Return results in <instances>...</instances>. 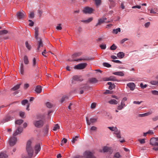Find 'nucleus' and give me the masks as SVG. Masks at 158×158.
I'll return each mask as SVG.
<instances>
[{
	"label": "nucleus",
	"mask_w": 158,
	"mask_h": 158,
	"mask_svg": "<svg viewBox=\"0 0 158 158\" xmlns=\"http://www.w3.org/2000/svg\"><path fill=\"white\" fill-rule=\"evenodd\" d=\"M32 142L30 140L27 141L26 146V150L28 156H24L23 158H31L33 155V150Z\"/></svg>",
	"instance_id": "obj_1"
},
{
	"label": "nucleus",
	"mask_w": 158,
	"mask_h": 158,
	"mask_svg": "<svg viewBox=\"0 0 158 158\" xmlns=\"http://www.w3.org/2000/svg\"><path fill=\"white\" fill-rule=\"evenodd\" d=\"M33 124L36 127L40 128L43 126L44 122L43 120L37 118V119L33 121Z\"/></svg>",
	"instance_id": "obj_2"
},
{
	"label": "nucleus",
	"mask_w": 158,
	"mask_h": 158,
	"mask_svg": "<svg viewBox=\"0 0 158 158\" xmlns=\"http://www.w3.org/2000/svg\"><path fill=\"white\" fill-rule=\"evenodd\" d=\"M84 156L86 158H96L93 153L89 151H86L84 153Z\"/></svg>",
	"instance_id": "obj_3"
},
{
	"label": "nucleus",
	"mask_w": 158,
	"mask_h": 158,
	"mask_svg": "<svg viewBox=\"0 0 158 158\" xmlns=\"http://www.w3.org/2000/svg\"><path fill=\"white\" fill-rule=\"evenodd\" d=\"M81 55V52H78L74 54L72 56V58L74 59L73 60L74 61H80L82 60H87L88 59H85V58H80L76 60L75 59V57L79 56Z\"/></svg>",
	"instance_id": "obj_4"
},
{
	"label": "nucleus",
	"mask_w": 158,
	"mask_h": 158,
	"mask_svg": "<svg viewBox=\"0 0 158 158\" xmlns=\"http://www.w3.org/2000/svg\"><path fill=\"white\" fill-rule=\"evenodd\" d=\"M17 18L19 19H22L26 16L25 12L23 10L18 12L16 14Z\"/></svg>",
	"instance_id": "obj_5"
},
{
	"label": "nucleus",
	"mask_w": 158,
	"mask_h": 158,
	"mask_svg": "<svg viewBox=\"0 0 158 158\" xmlns=\"http://www.w3.org/2000/svg\"><path fill=\"white\" fill-rule=\"evenodd\" d=\"M87 65L86 63H81L75 66L74 68L77 69H84Z\"/></svg>",
	"instance_id": "obj_6"
},
{
	"label": "nucleus",
	"mask_w": 158,
	"mask_h": 158,
	"mask_svg": "<svg viewBox=\"0 0 158 158\" xmlns=\"http://www.w3.org/2000/svg\"><path fill=\"white\" fill-rule=\"evenodd\" d=\"M150 144L152 145H158V138L153 137L150 140Z\"/></svg>",
	"instance_id": "obj_7"
},
{
	"label": "nucleus",
	"mask_w": 158,
	"mask_h": 158,
	"mask_svg": "<svg viewBox=\"0 0 158 158\" xmlns=\"http://www.w3.org/2000/svg\"><path fill=\"white\" fill-rule=\"evenodd\" d=\"M94 10L92 8L89 7H86L83 10V12L85 14H90L93 13Z\"/></svg>",
	"instance_id": "obj_8"
},
{
	"label": "nucleus",
	"mask_w": 158,
	"mask_h": 158,
	"mask_svg": "<svg viewBox=\"0 0 158 158\" xmlns=\"http://www.w3.org/2000/svg\"><path fill=\"white\" fill-rule=\"evenodd\" d=\"M86 120L87 124L88 125H89L92 123H93L96 122L97 120V119L96 118H91L89 120L88 117H86Z\"/></svg>",
	"instance_id": "obj_9"
},
{
	"label": "nucleus",
	"mask_w": 158,
	"mask_h": 158,
	"mask_svg": "<svg viewBox=\"0 0 158 158\" xmlns=\"http://www.w3.org/2000/svg\"><path fill=\"white\" fill-rule=\"evenodd\" d=\"M102 150L103 152H108V154H111L113 152V150L110 147L107 146H105L103 147Z\"/></svg>",
	"instance_id": "obj_10"
},
{
	"label": "nucleus",
	"mask_w": 158,
	"mask_h": 158,
	"mask_svg": "<svg viewBox=\"0 0 158 158\" xmlns=\"http://www.w3.org/2000/svg\"><path fill=\"white\" fill-rule=\"evenodd\" d=\"M23 131V129L22 127H19L16 130L14 133L13 134V136H15L17 135L20 134Z\"/></svg>",
	"instance_id": "obj_11"
},
{
	"label": "nucleus",
	"mask_w": 158,
	"mask_h": 158,
	"mask_svg": "<svg viewBox=\"0 0 158 158\" xmlns=\"http://www.w3.org/2000/svg\"><path fill=\"white\" fill-rule=\"evenodd\" d=\"M17 138L14 137H11L9 140V144L10 146H13L16 143Z\"/></svg>",
	"instance_id": "obj_12"
},
{
	"label": "nucleus",
	"mask_w": 158,
	"mask_h": 158,
	"mask_svg": "<svg viewBox=\"0 0 158 158\" xmlns=\"http://www.w3.org/2000/svg\"><path fill=\"white\" fill-rule=\"evenodd\" d=\"M73 80H72V83H73V81H81L83 79L80 76L75 75L73 76L72 77Z\"/></svg>",
	"instance_id": "obj_13"
},
{
	"label": "nucleus",
	"mask_w": 158,
	"mask_h": 158,
	"mask_svg": "<svg viewBox=\"0 0 158 158\" xmlns=\"http://www.w3.org/2000/svg\"><path fill=\"white\" fill-rule=\"evenodd\" d=\"M37 40V43L38 44V47L37 48V50L38 51L39 50L40 48V47H42L43 46V44L40 38H38L36 39Z\"/></svg>",
	"instance_id": "obj_14"
},
{
	"label": "nucleus",
	"mask_w": 158,
	"mask_h": 158,
	"mask_svg": "<svg viewBox=\"0 0 158 158\" xmlns=\"http://www.w3.org/2000/svg\"><path fill=\"white\" fill-rule=\"evenodd\" d=\"M127 85L130 89L131 90H133L135 89V85L134 83L133 82L129 83L127 84Z\"/></svg>",
	"instance_id": "obj_15"
},
{
	"label": "nucleus",
	"mask_w": 158,
	"mask_h": 158,
	"mask_svg": "<svg viewBox=\"0 0 158 158\" xmlns=\"http://www.w3.org/2000/svg\"><path fill=\"white\" fill-rule=\"evenodd\" d=\"M41 149L40 145L39 144H37L35 146V153L36 155L40 151Z\"/></svg>",
	"instance_id": "obj_16"
},
{
	"label": "nucleus",
	"mask_w": 158,
	"mask_h": 158,
	"mask_svg": "<svg viewBox=\"0 0 158 158\" xmlns=\"http://www.w3.org/2000/svg\"><path fill=\"white\" fill-rule=\"evenodd\" d=\"M107 19L106 18H103L99 19L98 20V23L96 24V26L100 25L101 24L105 22V20Z\"/></svg>",
	"instance_id": "obj_17"
},
{
	"label": "nucleus",
	"mask_w": 158,
	"mask_h": 158,
	"mask_svg": "<svg viewBox=\"0 0 158 158\" xmlns=\"http://www.w3.org/2000/svg\"><path fill=\"white\" fill-rule=\"evenodd\" d=\"M88 81L90 83L95 84L98 82V80L95 78H91L89 79Z\"/></svg>",
	"instance_id": "obj_18"
},
{
	"label": "nucleus",
	"mask_w": 158,
	"mask_h": 158,
	"mask_svg": "<svg viewBox=\"0 0 158 158\" xmlns=\"http://www.w3.org/2000/svg\"><path fill=\"white\" fill-rule=\"evenodd\" d=\"M11 117L9 115L6 116L5 118L3 119L1 121V122L4 123L10 121L11 119Z\"/></svg>",
	"instance_id": "obj_19"
},
{
	"label": "nucleus",
	"mask_w": 158,
	"mask_h": 158,
	"mask_svg": "<svg viewBox=\"0 0 158 158\" xmlns=\"http://www.w3.org/2000/svg\"><path fill=\"white\" fill-rule=\"evenodd\" d=\"M20 68V73L21 74L23 75L24 73V66L23 63L21 64Z\"/></svg>",
	"instance_id": "obj_20"
},
{
	"label": "nucleus",
	"mask_w": 158,
	"mask_h": 158,
	"mask_svg": "<svg viewBox=\"0 0 158 158\" xmlns=\"http://www.w3.org/2000/svg\"><path fill=\"white\" fill-rule=\"evenodd\" d=\"M113 74L119 76H123L124 75L123 71H119L114 72Z\"/></svg>",
	"instance_id": "obj_21"
},
{
	"label": "nucleus",
	"mask_w": 158,
	"mask_h": 158,
	"mask_svg": "<svg viewBox=\"0 0 158 158\" xmlns=\"http://www.w3.org/2000/svg\"><path fill=\"white\" fill-rule=\"evenodd\" d=\"M35 90L37 93L38 94L40 93L42 91L41 86L40 85L37 86Z\"/></svg>",
	"instance_id": "obj_22"
},
{
	"label": "nucleus",
	"mask_w": 158,
	"mask_h": 158,
	"mask_svg": "<svg viewBox=\"0 0 158 158\" xmlns=\"http://www.w3.org/2000/svg\"><path fill=\"white\" fill-rule=\"evenodd\" d=\"M39 28L38 27H36L35 28V38L36 39H37L38 38H39L38 37V35H39Z\"/></svg>",
	"instance_id": "obj_23"
},
{
	"label": "nucleus",
	"mask_w": 158,
	"mask_h": 158,
	"mask_svg": "<svg viewBox=\"0 0 158 158\" xmlns=\"http://www.w3.org/2000/svg\"><path fill=\"white\" fill-rule=\"evenodd\" d=\"M108 102L110 104L116 105L118 103V102L114 99H111Z\"/></svg>",
	"instance_id": "obj_24"
},
{
	"label": "nucleus",
	"mask_w": 158,
	"mask_h": 158,
	"mask_svg": "<svg viewBox=\"0 0 158 158\" xmlns=\"http://www.w3.org/2000/svg\"><path fill=\"white\" fill-rule=\"evenodd\" d=\"M152 113V112H149L145 113L140 114H139L138 116L139 117H145L146 116H147L151 114Z\"/></svg>",
	"instance_id": "obj_25"
},
{
	"label": "nucleus",
	"mask_w": 158,
	"mask_h": 158,
	"mask_svg": "<svg viewBox=\"0 0 158 158\" xmlns=\"http://www.w3.org/2000/svg\"><path fill=\"white\" fill-rule=\"evenodd\" d=\"M124 56V53L123 52H119L117 54V56L119 58H123Z\"/></svg>",
	"instance_id": "obj_26"
},
{
	"label": "nucleus",
	"mask_w": 158,
	"mask_h": 158,
	"mask_svg": "<svg viewBox=\"0 0 158 158\" xmlns=\"http://www.w3.org/2000/svg\"><path fill=\"white\" fill-rule=\"evenodd\" d=\"M21 84H18L11 88L10 90L11 91H15L19 89L20 88Z\"/></svg>",
	"instance_id": "obj_27"
},
{
	"label": "nucleus",
	"mask_w": 158,
	"mask_h": 158,
	"mask_svg": "<svg viewBox=\"0 0 158 158\" xmlns=\"http://www.w3.org/2000/svg\"><path fill=\"white\" fill-rule=\"evenodd\" d=\"M23 60L25 64H27L29 63V61L27 56L26 55L24 57Z\"/></svg>",
	"instance_id": "obj_28"
},
{
	"label": "nucleus",
	"mask_w": 158,
	"mask_h": 158,
	"mask_svg": "<svg viewBox=\"0 0 158 158\" xmlns=\"http://www.w3.org/2000/svg\"><path fill=\"white\" fill-rule=\"evenodd\" d=\"M125 106V104L124 102H123V101H122L121 105L118 106V109L119 110H121L122 109L123 107Z\"/></svg>",
	"instance_id": "obj_29"
},
{
	"label": "nucleus",
	"mask_w": 158,
	"mask_h": 158,
	"mask_svg": "<svg viewBox=\"0 0 158 158\" xmlns=\"http://www.w3.org/2000/svg\"><path fill=\"white\" fill-rule=\"evenodd\" d=\"M121 31V29L120 28H118L116 29H114L112 31V33L114 34H117L118 32Z\"/></svg>",
	"instance_id": "obj_30"
},
{
	"label": "nucleus",
	"mask_w": 158,
	"mask_h": 158,
	"mask_svg": "<svg viewBox=\"0 0 158 158\" xmlns=\"http://www.w3.org/2000/svg\"><path fill=\"white\" fill-rule=\"evenodd\" d=\"M8 156L4 152H1L0 154V158H6Z\"/></svg>",
	"instance_id": "obj_31"
},
{
	"label": "nucleus",
	"mask_w": 158,
	"mask_h": 158,
	"mask_svg": "<svg viewBox=\"0 0 158 158\" xmlns=\"http://www.w3.org/2000/svg\"><path fill=\"white\" fill-rule=\"evenodd\" d=\"M93 20L92 18H90L88 19L85 20H81V22H83L85 23H88L91 22Z\"/></svg>",
	"instance_id": "obj_32"
},
{
	"label": "nucleus",
	"mask_w": 158,
	"mask_h": 158,
	"mask_svg": "<svg viewBox=\"0 0 158 158\" xmlns=\"http://www.w3.org/2000/svg\"><path fill=\"white\" fill-rule=\"evenodd\" d=\"M68 99V97L66 96H64L61 99L60 101L61 103L65 101H66Z\"/></svg>",
	"instance_id": "obj_33"
},
{
	"label": "nucleus",
	"mask_w": 158,
	"mask_h": 158,
	"mask_svg": "<svg viewBox=\"0 0 158 158\" xmlns=\"http://www.w3.org/2000/svg\"><path fill=\"white\" fill-rule=\"evenodd\" d=\"M23 122V121L22 119H19L16 120L15 121V123L16 124H18V125H21Z\"/></svg>",
	"instance_id": "obj_34"
},
{
	"label": "nucleus",
	"mask_w": 158,
	"mask_h": 158,
	"mask_svg": "<svg viewBox=\"0 0 158 158\" xmlns=\"http://www.w3.org/2000/svg\"><path fill=\"white\" fill-rule=\"evenodd\" d=\"M110 2V6L111 7H114L115 6V2L113 0H109Z\"/></svg>",
	"instance_id": "obj_35"
},
{
	"label": "nucleus",
	"mask_w": 158,
	"mask_h": 158,
	"mask_svg": "<svg viewBox=\"0 0 158 158\" xmlns=\"http://www.w3.org/2000/svg\"><path fill=\"white\" fill-rule=\"evenodd\" d=\"M36 59L35 58H34L32 60V66L35 67L37 66V63L36 62Z\"/></svg>",
	"instance_id": "obj_36"
},
{
	"label": "nucleus",
	"mask_w": 158,
	"mask_h": 158,
	"mask_svg": "<svg viewBox=\"0 0 158 158\" xmlns=\"http://www.w3.org/2000/svg\"><path fill=\"white\" fill-rule=\"evenodd\" d=\"M8 32V31L5 30L1 31H0V35L6 34Z\"/></svg>",
	"instance_id": "obj_37"
},
{
	"label": "nucleus",
	"mask_w": 158,
	"mask_h": 158,
	"mask_svg": "<svg viewBox=\"0 0 158 158\" xmlns=\"http://www.w3.org/2000/svg\"><path fill=\"white\" fill-rule=\"evenodd\" d=\"M60 126L58 125V124H56L53 128V130L54 131H56L57 130L59 129Z\"/></svg>",
	"instance_id": "obj_38"
},
{
	"label": "nucleus",
	"mask_w": 158,
	"mask_h": 158,
	"mask_svg": "<svg viewBox=\"0 0 158 158\" xmlns=\"http://www.w3.org/2000/svg\"><path fill=\"white\" fill-rule=\"evenodd\" d=\"M157 11V9L156 8H155L154 9H152L150 10V13L156 14V12Z\"/></svg>",
	"instance_id": "obj_39"
},
{
	"label": "nucleus",
	"mask_w": 158,
	"mask_h": 158,
	"mask_svg": "<svg viewBox=\"0 0 158 158\" xmlns=\"http://www.w3.org/2000/svg\"><path fill=\"white\" fill-rule=\"evenodd\" d=\"M121 157L120 155L119 152L116 153L114 155L113 158H118Z\"/></svg>",
	"instance_id": "obj_40"
},
{
	"label": "nucleus",
	"mask_w": 158,
	"mask_h": 158,
	"mask_svg": "<svg viewBox=\"0 0 158 158\" xmlns=\"http://www.w3.org/2000/svg\"><path fill=\"white\" fill-rule=\"evenodd\" d=\"M117 48V46L114 44H113L110 48V49L112 50H114Z\"/></svg>",
	"instance_id": "obj_41"
},
{
	"label": "nucleus",
	"mask_w": 158,
	"mask_h": 158,
	"mask_svg": "<svg viewBox=\"0 0 158 158\" xmlns=\"http://www.w3.org/2000/svg\"><path fill=\"white\" fill-rule=\"evenodd\" d=\"M35 14L33 12H31L29 14V17L32 19L34 18Z\"/></svg>",
	"instance_id": "obj_42"
},
{
	"label": "nucleus",
	"mask_w": 158,
	"mask_h": 158,
	"mask_svg": "<svg viewBox=\"0 0 158 158\" xmlns=\"http://www.w3.org/2000/svg\"><path fill=\"white\" fill-rule=\"evenodd\" d=\"M150 83L154 85H158L157 81H150Z\"/></svg>",
	"instance_id": "obj_43"
},
{
	"label": "nucleus",
	"mask_w": 158,
	"mask_h": 158,
	"mask_svg": "<svg viewBox=\"0 0 158 158\" xmlns=\"http://www.w3.org/2000/svg\"><path fill=\"white\" fill-rule=\"evenodd\" d=\"M25 45L27 48L29 50H30L31 49V47L30 45L29 44L28 42L26 41L25 43Z\"/></svg>",
	"instance_id": "obj_44"
},
{
	"label": "nucleus",
	"mask_w": 158,
	"mask_h": 158,
	"mask_svg": "<svg viewBox=\"0 0 158 158\" xmlns=\"http://www.w3.org/2000/svg\"><path fill=\"white\" fill-rule=\"evenodd\" d=\"M96 103L94 102V103H92L91 105V106H90L91 108L92 109H94L96 107Z\"/></svg>",
	"instance_id": "obj_45"
},
{
	"label": "nucleus",
	"mask_w": 158,
	"mask_h": 158,
	"mask_svg": "<svg viewBox=\"0 0 158 158\" xmlns=\"http://www.w3.org/2000/svg\"><path fill=\"white\" fill-rule=\"evenodd\" d=\"M110 81H117V79L115 77L111 76L110 77Z\"/></svg>",
	"instance_id": "obj_46"
},
{
	"label": "nucleus",
	"mask_w": 158,
	"mask_h": 158,
	"mask_svg": "<svg viewBox=\"0 0 158 158\" xmlns=\"http://www.w3.org/2000/svg\"><path fill=\"white\" fill-rule=\"evenodd\" d=\"M79 137V136H76L74 137H73L72 141V142L74 143L77 140V138H78Z\"/></svg>",
	"instance_id": "obj_47"
},
{
	"label": "nucleus",
	"mask_w": 158,
	"mask_h": 158,
	"mask_svg": "<svg viewBox=\"0 0 158 158\" xmlns=\"http://www.w3.org/2000/svg\"><path fill=\"white\" fill-rule=\"evenodd\" d=\"M114 133L116 135L118 134V133H120V131L118 130V129L117 127L115 128V130H114Z\"/></svg>",
	"instance_id": "obj_48"
},
{
	"label": "nucleus",
	"mask_w": 158,
	"mask_h": 158,
	"mask_svg": "<svg viewBox=\"0 0 158 158\" xmlns=\"http://www.w3.org/2000/svg\"><path fill=\"white\" fill-rule=\"evenodd\" d=\"M103 65L104 66L107 68H110L111 66V65L107 63H104Z\"/></svg>",
	"instance_id": "obj_49"
},
{
	"label": "nucleus",
	"mask_w": 158,
	"mask_h": 158,
	"mask_svg": "<svg viewBox=\"0 0 158 158\" xmlns=\"http://www.w3.org/2000/svg\"><path fill=\"white\" fill-rule=\"evenodd\" d=\"M116 127H109L108 128L111 131H114Z\"/></svg>",
	"instance_id": "obj_50"
},
{
	"label": "nucleus",
	"mask_w": 158,
	"mask_h": 158,
	"mask_svg": "<svg viewBox=\"0 0 158 158\" xmlns=\"http://www.w3.org/2000/svg\"><path fill=\"white\" fill-rule=\"evenodd\" d=\"M97 129V127L95 126H92L90 128V131H96Z\"/></svg>",
	"instance_id": "obj_51"
},
{
	"label": "nucleus",
	"mask_w": 158,
	"mask_h": 158,
	"mask_svg": "<svg viewBox=\"0 0 158 158\" xmlns=\"http://www.w3.org/2000/svg\"><path fill=\"white\" fill-rule=\"evenodd\" d=\"M37 13H38L39 17H41L43 13L42 11L39 9L37 11Z\"/></svg>",
	"instance_id": "obj_52"
},
{
	"label": "nucleus",
	"mask_w": 158,
	"mask_h": 158,
	"mask_svg": "<svg viewBox=\"0 0 158 158\" xmlns=\"http://www.w3.org/2000/svg\"><path fill=\"white\" fill-rule=\"evenodd\" d=\"M151 92L154 95H158V91L155 90H152Z\"/></svg>",
	"instance_id": "obj_53"
},
{
	"label": "nucleus",
	"mask_w": 158,
	"mask_h": 158,
	"mask_svg": "<svg viewBox=\"0 0 158 158\" xmlns=\"http://www.w3.org/2000/svg\"><path fill=\"white\" fill-rule=\"evenodd\" d=\"M46 105L49 108H50L52 106V105L49 102H47L46 104Z\"/></svg>",
	"instance_id": "obj_54"
},
{
	"label": "nucleus",
	"mask_w": 158,
	"mask_h": 158,
	"mask_svg": "<svg viewBox=\"0 0 158 158\" xmlns=\"http://www.w3.org/2000/svg\"><path fill=\"white\" fill-rule=\"evenodd\" d=\"M140 87L142 89H144L147 87V85L145 84L143 85L142 83H141L140 84Z\"/></svg>",
	"instance_id": "obj_55"
},
{
	"label": "nucleus",
	"mask_w": 158,
	"mask_h": 158,
	"mask_svg": "<svg viewBox=\"0 0 158 158\" xmlns=\"http://www.w3.org/2000/svg\"><path fill=\"white\" fill-rule=\"evenodd\" d=\"M28 101L27 100L25 99L23 100L22 101V104L23 105H25V104L27 103Z\"/></svg>",
	"instance_id": "obj_56"
},
{
	"label": "nucleus",
	"mask_w": 158,
	"mask_h": 158,
	"mask_svg": "<svg viewBox=\"0 0 158 158\" xmlns=\"http://www.w3.org/2000/svg\"><path fill=\"white\" fill-rule=\"evenodd\" d=\"M139 141L141 144H143L145 143V140L144 139H139Z\"/></svg>",
	"instance_id": "obj_57"
},
{
	"label": "nucleus",
	"mask_w": 158,
	"mask_h": 158,
	"mask_svg": "<svg viewBox=\"0 0 158 158\" xmlns=\"http://www.w3.org/2000/svg\"><path fill=\"white\" fill-rule=\"evenodd\" d=\"M25 113L21 111L19 112V116L22 118H24Z\"/></svg>",
	"instance_id": "obj_58"
},
{
	"label": "nucleus",
	"mask_w": 158,
	"mask_h": 158,
	"mask_svg": "<svg viewBox=\"0 0 158 158\" xmlns=\"http://www.w3.org/2000/svg\"><path fill=\"white\" fill-rule=\"evenodd\" d=\"M28 21L29 22H30V23H29V26L31 27L33 26L34 25V23L31 20H29Z\"/></svg>",
	"instance_id": "obj_59"
},
{
	"label": "nucleus",
	"mask_w": 158,
	"mask_h": 158,
	"mask_svg": "<svg viewBox=\"0 0 158 158\" xmlns=\"http://www.w3.org/2000/svg\"><path fill=\"white\" fill-rule=\"evenodd\" d=\"M60 26H61L60 24H58V26L56 27V29H57L59 30H61L62 28Z\"/></svg>",
	"instance_id": "obj_60"
},
{
	"label": "nucleus",
	"mask_w": 158,
	"mask_h": 158,
	"mask_svg": "<svg viewBox=\"0 0 158 158\" xmlns=\"http://www.w3.org/2000/svg\"><path fill=\"white\" fill-rule=\"evenodd\" d=\"M150 22H148L147 23H146L145 25H144V26H145V27L146 28H148V27L150 25Z\"/></svg>",
	"instance_id": "obj_61"
},
{
	"label": "nucleus",
	"mask_w": 158,
	"mask_h": 158,
	"mask_svg": "<svg viewBox=\"0 0 158 158\" xmlns=\"http://www.w3.org/2000/svg\"><path fill=\"white\" fill-rule=\"evenodd\" d=\"M102 49H106V45H101L100 46Z\"/></svg>",
	"instance_id": "obj_62"
},
{
	"label": "nucleus",
	"mask_w": 158,
	"mask_h": 158,
	"mask_svg": "<svg viewBox=\"0 0 158 158\" xmlns=\"http://www.w3.org/2000/svg\"><path fill=\"white\" fill-rule=\"evenodd\" d=\"M128 40V39L127 38H124L121 40V44H123L125 41Z\"/></svg>",
	"instance_id": "obj_63"
},
{
	"label": "nucleus",
	"mask_w": 158,
	"mask_h": 158,
	"mask_svg": "<svg viewBox=\"0 0 158 158\" xmlns=\"http://www.w3.org/2000/svg\"><path fill=\"white\" fill-rule=\"evenodd\" d=\"M152 120L154 121H156L158 120V116H155L152 118Z\"/></svg>",
	"instance_id": "obj_64"
}]
</instances>
